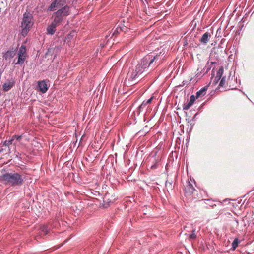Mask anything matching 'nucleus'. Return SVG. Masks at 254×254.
Wrapping results in <instances>:
<instances>
[{
	"instance_id": "obj_1",
	"label": "nucleus",
	"mask_w": 254,
	"mask_h": 254,
	"mask_svg": "<svg viewBox=\"0 0 254 254\" xmlns=\"http://www.w3.org/2000/svg\"><path fill=\"white\" fill-rule=\"evenodd\" d=\"M0 182L9 186H21L24 182V178L17 172H5L0 175Z\"/></svg>"
},
{
	"instance_id": "obj_2",
	"label": "nucleus",
	"mask_w": 254,
	"mask_h": 254,
	"mask_svg": "<svg viewBox=\"0 0 254 254\" xmlns=\"http://www.w3.org/2000/svg\"><path fill=\"white\" fill-rule=\"evenodd\" d=\"M159 56L156 55L153 57L152 55H147L144 57L139 63L135 66L137 71L141 74L146 71L149 66L154 67L156 64H153L154 63H156V60L158 59Z\"/></svg>"
},
{
	"instance_id": "obj_3",
	"label": "nucleus",
	"mask_w": 254,
	"mask_h": 254,
	"mask_svg": "<svg viewBox=\"0 0 254 254\" xmlns=\"http://www.w3.org/2000/svg\"><path fill=\"white\" fill-rule=\"evenodd\" d=\"M70 8L69 6L65 5L54 12L52 16L53 21L60 25L65 17L70 14Z\"/></svg>"
},
{
	"instance_id": "obj_4",
	"label": "nucleus",
	"mask_w": 254,
	"mask_h": 254,
	"mask_svg": "<svg viewBox=\"0 0 254 254\" xmlns=\"http://www.w3.org/2000/svg\"><path fill=\"white\" fill-rule=\"evenodd\" d=\"M32 15L30 13H24L21 25V27L22 28L21 31V34L23 36H25L27 35L30 28L33 26V22L32 21Z\"/></svg>"
},
{
	"instance_id": "obj_5",
	"label": "nucleus",
	"mask_w": 254,
	"mask_h": 254,
	"mask_svg": "<svg viewBox=\"0 0 254 254\" xmlns=\"http://www.w3.org/2000/svg\"><path fill=\"white\" fill-rule=\"evenodd\" d=\"M27 57L26 49L24 45H22L18 51V61L16 64L22 65L24 64Z\"/></svg>"
},
{
	"instance_id": "obj_6",
	"label": "nucleus",
	"mask_w": 254,
	"mask_h": 254,
	"mask_svg": "<svg viewBox=\"0 0 254 254\" xmlns=\"http://www.w3.org/2000/svg\"><path fill=\"white\" fill-rule=\"evenodd\" d=\"M140 75V73L137 71V70L134 67L131 69H130L127 74L126 78V81L128 80L130 81H133L135 80Z\"/></svg>"
},
{
	"instance_id": "obj_7",
	"label": "nucleus",
	"mask_w": 254,
	"mask_h": 254,
	"mask_svg": "<svg viewBox=\"0 0 254 254\" xmlns=\"http://www.w3.org/2000/svg\"><path fill=\"white\" fill-rule=\"evenodd\" d=\"M140 75V73L137 71V70L134 67L131 69H130L127 74L126 78V81L128 80L130 81H133L135 80Z\"/></svg>"
},
{
	"instance_id": "obj_8",
	"label": "nucleus",
	"mask_w": 254,
	"mask_h": 254,
	"mask_svg": "<svg viewBox=\"0 0 254 254\" xmlns=\"http://www.w3.org/2000/svg\"><path fill=\"white\" fill-rule=\"evenodd\" d=\"M66 2V0H55L53 1L48 8L50 11H54L56 8H59L63 6Z\"/></svg>"
},
{
	"instance_id": "obj_9",
	"label": "nucleus",
	"mask_w": 254,
	"mask_h": 254,
	"mask_svg": "<svg viewBox=\"0 0 254 254\" xmlns=\"http://www.w3.org/2000/svg\"><path fill=\"white\" fill-rule=\"evenodd\" d=\"M195 191V189L193 185L189 181L187 182L184 188L185 194L188 196L191 195Z\"/></svg>"
},
{
	"instance_id": "obj_10",
	"label": "nucleus",
	"mask_w": 254,
	"mask_h": 254,
	"mask_svg": "<svg viewBox=\"0 0 254 254\" xmlns=\"http://www.w3.org/2000/svg\"><path fill=\"white\" fill-rule=\"evenodd\" d=\"M17 144V142L15 140V139L13 138V137L12 136L11 138L9 139V140H5L2 144L3 146L7 147L8 148V153H11V148L10 147V145H13L14 147H15L16 145Z\"/></svg>"
},
{
	"instance_id": "obj_11",
	"label": "nucleus",
	"mask_w": 254,
	"mask_h": 254,
	"mask_svg": "<svg viewBox=\"0 0 254 254\" xmlns=\"http://www.w3.org/2000/svg\"><path fill=\"white\" fill-rule=\"evenodd\" d=\"M15 85V81L13 79L8 80L3 85V89L4 91H8Z\"/></svg>"
},
{
	"instance_id": "obj_12",
	"label": "nucleus",
	"mask_w": 254,
	"mask_h": 254,
	"mask_svg": "<svg viewBox=\"0 0 254 254\" xmlns=\"http://www.w3.org/2000/svg\"><path fill=\"white\" fill-rule=\"evenodd\" d=\"M16 54L15 51L13 48L8 50L3 55V58L6 60L8 61L10 60L14 57Z\"/></svg>"
},
{
	"instance_id": "obj_13",
	"label": "nucleus",
	"mask_w": 254,
	"mask_h": 254,
	"mask_svg": "<svg viewBox=\"0 0 254 254\" xmlns=\"http://www.w3.org/2000/svg\"><path fill=\"white\" fill-rule=\"evenodd\" d=\"M38 87L39 91L43 93L46 92L48 90L47 85L44 80L38 81Z\"/></svg>"
},
{
	"instance_id": "obj_14",
	"label": "nucleus",
	"mask_w": 254,
	"mask_h": 254,
	"mask_svg": "<svg viewBox=\"0 0 254 254\" xmlns=\"http://www.w3.org/2000/svg\"><path fill=\"white\" fill-rule=\"evenodd\" d=\"M59 25L52 21L51 24L47 28V34L53 35L56 31V28Z\"/></svg>"
},
{
	"instance_id": "obj_15",
	"label": "nucleus",
	"mask_w": 254,
	"mask_h": 254,
	"mask_svg": "<svg viewBox=\"0 0 254 254\" xmlns=\"http://www.w3.org/2000/svg\"><path fill=\"white\" fill-rule=\"evenodd\" d=\"M195 100V97L194 95H192L190 97V99L188 103H186L183 105V109L185 110H188L194 103V102Z\"/></svg>"
},
{
	"instance_id": "obj_16",
	"label": "nucleus",
	"mask_w": 254,
	"mask_h": 254,
	"mask_svg": "<svg viewBox=\"0 0 254 254\" xmlns=\"http://www.w3.org/2000/svg\"><path fill=\"white\" fill-rule=\"evenodd\" d=\"M51 228L49 227L48 224H42L40 226V230L41 231V234L45 235L48 234L50 231Z\"/></svg>"
},
{
	"instance_id": "obj_17",
	"label": "nucleus",
	"mask_w": 254,
	"mask_h": 254,
	"mask_svg": "<svg viewBox=\"0 0 254 254\" xmlns=\"http://www.w3.org/2000/svg\"><path fill=\"white\" fill-rule=\"evenodd\" d=\"M211 37V34L209 32H205L201 37L200 39V42L203 44H206L209 41Z\"/></svg>"
},
{
	"instance_id": "obj_18",
	"label": "nucleus",
	"mask_w": 254,
	"mask_h": 254,
	"mask_svg": "<svg viewBox=\"0 0 254 254\" xmlns=\"http://www.w3.org/2000/svg\"><path fill=\"white\" fill-rule=\"evenodd\" d=\"M207 90V87L205 86L201 88L200 90L197 92L196 93V98H198L199 97H202L204 96L206 93Z\"/></svg>"
},
{
	"instance_id": "obj_19",
	"label": "nucleus",
	"mask_w": 254,
	"mask_h": 254,
	"mask_svg": "<svg viewBox=\"0 0 254 254\" xmlns=\"http://www.w3.org/2000/svg\"><path fill=\"white\" fill-rule=\"evenodd\" d=\"M223 72H224V69H223V67L222 66H221L219 70H218L217 72V74H216V78H218V80H220L222 76V75L223 74Z\"/></svg>"
},
{
	"instance_id": "obj_20",
	"label": "nucleus",
	"mask_w": 254,
	"mask_h": 254,
	"mask_svg": "<svg viewBox=\"0 0 254 254\" xmlns=\"http://www.w3.org/2000/svg\"><path fill=\"white\" fill-rule=\"evenodd\" d=\"M240 242V241H238V239H234V241L233 242L232 244V250H234L238 246V244Z\"/></svg>"
},
{
	"instance_id": "obj_21",
	"label": "nucleus",
	"mask_w": 254,
	"mask_h": 254,
	"mask_svg": "<svg viewBox=\"0 0 254 254\" xmlns=\"http://www.w3.org/2000/svg\"><path fill=\"white\" fill-rule=\"evenodd\" d=\"M189 238H191V239L196 238L197 236H196V235L195 233V230H192L191 231V233L190 234H189Z\"/></svg>"
},
{
	"instance_id": "obj_22",
	"label": "nucleus",
	"mask_w": 254,
	"mask_h": 254,
	"mask_svg": "<svg viewBox=\"0 0 254 254\" xmlns=\"http://www.w3.org/2000/svg\"><path fill=\"white\" fill-rule=\"evenodd\" d=\"M123 28H124V27H117L116 28V29L113 32V35L117 34L119 33L120 32V31H123L124 30L123 29Z\"/></svg>"
},
{
	"instance_id": "obj_23",
	"label": "nucleus",
	"mask_w": 254,
	"mask_h": 254,
	"mask_svg": "<svg viewBox=\"0 0 254 254\" xmlns=\"http://www.w3.org/2000/svg\"><path fill=\"white\" fill-rule=\"evenodd\" d=\"M147 104H146V102L145 101H143L142 104L139 106V107H138V109L139 110V111L140 112L141 110H142L147 105Z\"/></svg>"
},
{
	"instance_id": "obj_24",
	"label": "nucleus",
	"mask_w": 254,
	"mask_h": 254,
	"mask_svg": "<svg viewBox=\"0 0 254 254\" xmlns=\"http://www.w3.org/2000/svg\"><path fill=\"white\" fill-rule=\"evenodd\" d=\"M225 79H226V77H223L222 78L220 82V83H219V86H221V87H224V85H225Z\"/></svg>"
},
{
	"instance_id": "obj_25",
	"label": "nucleus",
	"mask_w": 254,
	"mask_h": 254,
	"mask_svg": "<svg viewBox=\"0 0 254 254\" xmlns=\"http://www.w3.org/2000/svg\"><path fill=\"white\" fill-rule=\"evenodd\" d=\"M158 162L155 160L154 163L151 166V168L152 169H155L158 167Z\"/></svg>"
},
{
	"instance_id": "obj_26",
	"label": "nucleus",
	"mask_w": 254,
	"mask_h": 254,
	"mask_svg": "<svg viewBox=\"0 0 254 254\" xmlns=\"http://www.w3.org/2000/svg\"><path fill=\"white\" fill-rule=\"evenodd\" d=\"M13 137V138L15 139V140L17 142V141H20L22 138V136L21 135H19V136H18V135H14L13 136H12Z\"/></svg>"
},
{
	"instance_id": "obj_27",
	"label": "nucleus",
	"mask_w": 254,
	"mask_h": 254,
	"mask_svg": "<svg viewBox=\"0 0 254 254\" xmlns=\"http://www.w3.org/2000/svg\"><path fill=\"white\" fill-rule=\"evenodd\" d=\"M153 99V97H151L150 99H149L147 101H145L146 104H148L151 103L152 100Z\"/></svg>"
},
{
	"instance_id": "obj_28",
	"label": "nucleus",
	"mask_w": 254,
	"mask_h": 254,
	"mask_svg": "<svg viewBox=\"0 0 254 254\" xmlns=\"http://www.w3.org/2000/svg\"><path fill=\"white\" fill-rule=\"evenodd\" d=\"M219 80H218V78H216V77H215V79H214L213 81V84L216 85L217 84Z\"/></svg>"
},
{
	"instance_id": "obj_29",
	"label": "nucleus",
	"mask_w": 254,
	"mask_h": 254,
	"mask_svg": "<svg viewBox=\"0 0 254 254\" xmlns=\"http://www.w3.org/2000/svg\"><path fill=\"white\" fill-rule=\"evenodd\" d=\"M2 150H3L2 149H0V153H1L2 151Z\"/></svg>"
},
{
	"instance_id": "obj_30",
	"label": "nucleus",
	"mask_w": 254,
	"mask_h": 254,
	"mask_svg": "<svg viewBox=\"0 0 254 254\" xmlns=\"http://www.w3.org/2000/svg\"><path fill=\"white\" fill-rule=\"evenodd\" d=\"M205 201H209V200L207 199V200H205Z\"/></svg>"
},
{
	"instance_id": "obj_31",
	"label": "nucleus",
	"mask_w": 254,
	"mask_h": 254,
	"mask_svg": "<svg viewBox=\"0 0 254 254\" xmlns=\"http://www.w3.org/2000/svg\"><path fill=\"white\" fill-rule=\"evenodd\" d=\"M208 70H209V68H207V70L206 72H207Z\"/></svg>"
}]
</instances>
